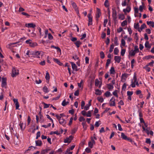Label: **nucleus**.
Returning <instances> with one entry per match:
<instances>
[{
  "instance_id": "1",
  "label": "nucleus",
  "mask_w": 154,
  "mask_h": 154,
  "mask_svg": "<svg viewBox=\"0 0 154 154\" xmlns=\"http://www.w3.org/2000/svg\"><path fill=\"white\" fill-rule=\"evenodd\" d=\"M19 70L14 67H13L12 69V73L11 76L12 77H16L19 74Z\"/></svg>"
},
{
  "instance_id": "2",
  "label": "nucleus",
  "mask_w": 154,
  "mask_h": 154,
  "mask_svg": "<svg viewBox=\"0 0 154 154\" xmlns=\"http://www.w3.org/2000/svg\"><path fill=\"white\" fill-rule=\"evenodd\" d=\"M40 54V52L38 51H32V52H30V55H32L34 57L39 58Z\"/></svg>"
},
{
  "instance_id": "3",
  "label": "nucleus",
  "mask_w": 154,
  "mask_h": 154,
  "mask_svg": "<svg viewBox=\"0 0 154 154\" xmlns=\"http://www.w3.org/2000/svg\"><path fill=\"white\" fill-rule=\"evenodd\" d=\"M6 79V78L3 77L2 79V87L6 88L7 85Z\"/></svg>"
},
{
  "instance_id": "4",
  "label": "nucleus",
  "mask_w": 154,
  "mask_h": 154,
  "mask_svg": "<svg viewBox=\"0 0 154 154\" xmlns=\"http://www.w3.org/2000/svg\"><path fill=\"white\" fill-rule=\"evenodd\" d=\"M112 17L113 18V19L114 20H116L117 18V12L116 10L114 9H112Z\"/></svg>"
},
{
  "instance_id": "5",
  "label": "nucleus",
  "mask_w": 154,
  "mask_h": 154,
  "mask_svg": "<svg viewBox=\"0 0 154 154\" xmlns=\"http://www.w3.org/2000/svg\"><path fill=\"white\" fill-rule=\"evenodd\" d=\"M111 102L109 103V105L110 106H115L116 105L115 103V99L114 97H112L111 100H110Z\"/></svg>"
},
{
  "instance_id": "6",
  "label": "nucleus",
  "mask_w": 154,
  "mask_h": 154,
  "mask_svg": "<svg viewBox=\"0 0 154 154\" xmlns=\"http://www.w3.org/2000/svg\"><path fill=\"white\" fill-rule=\"evenodd\" d=\"M13 101L15 104L16 109H19V104L18 101V100L17 99H13Z\"/></svg>"
},
{
  "instance_id": "7",
  "label": "nucleus",
  "mask_w": 154,
  "mask_h": 154,
  "mask_svg": "<svg viewBox=\"0 0 154 154\" xmlns=\"http://www.w3.org/2000/svg\"><path fill=\"white\" fill-rule=\"evenodd\" d=\"M131 10V8L129 5H127V8L126 9H124L123 10V11L125 13L127 12L129 13V12Z\"/></svg>"
},
{
  "instance_id": "8",
  "label": "nucleus",
  "mask_w": 154,
  "mask_h": 154,
  "mask_svg": "<svg viewBox=\"0 0 154 154\" xmlns=\"http://www.w3.org/2000/svg\"><path fill=\"white\" fill-rule=\"evenodd\" d=\"M45 78L46 80V82L48 83H49L50 79V76L49 74L48 71H46Z\"/></svg>"
},
{
  "instance_id": "9",
  "label": "nucleus",
  "mask_w": 154,
  "mask_h": 154,
  "mask_svg": "<svg viewBox=\"0 0 154 154\" xmlns=\"http://www.w3.org/2000/svg\"><path fill=\"white\" fill-rule=\"evenodd\" d=\"M71 64L72 69L76 71H78V70L77 69V66L75 64L72 62H71Z\"/></svg>"
},
{
  "instance_id": "10",
  "label": "nucleus",
  "mask_w": 154,
  "mask_h": 154,
  "mask_svg": "<svg viewBox=\"0 0 154 154\" xmlns=\"http://www.w3.org/2000/svg\"><path fill=\"white\" fill-rule=\"evenodd\" d=\"M25 26L26 27H32L33 28L35 27L36 26L33 23H26L25 24Z\"/></svg>"
},
{
  "instance_id": "11",
  "label": "nucleus",
  "mask_w": 154,
  "mask_h": 154,
  "mask_svg": "<svg viewBox=\"0 0 154 154\" xmlns=\"http://www.w3.org/2000/svg\"><path fill=\"white\" fill-rule=\"evenodd\" d=\"M59 123L63 125H64L66 123V121L64 119H63L61 118L59 121Z\"/></svg>"
},
{
  "instance_id": "12",
  "label": "nucleus",
  "mask_w": 154,
  "mask_h": 154,
  "mask_svg": "<svg viewBox=\"0 0 154 154\" xmlns=\"http://www.w3.org/2000/svg\"><path fill=\"white\" fill-rule=\"evenodd\" d=\"M121 60V57L120 56H115L114 57V60L116 62H117L118 63H119Z\"/></svg>"
},
{
  "instance_id": "13",
  "label": "nucleus",
  "mask_w": 154,
  "mask_h": 154,
  "mask_svg": "<svg viewBox=\"0 0 154 154\" xmlns=\"http://www.w3.org/2000/svg\"><path fill=\"white\" fill-rule=\"evenodd\" d=\"M35 142L36 146H41L42 144V141L40 140H36Z\"/></svg>"
},
{
  "instance_id": "14",
  "label": "nucleus",
  "mask_w": 154,
  "mask_h": 154,
  "mask_svg": "<svg viewBox=\"0 0 154 154\" xmlns=\"http://www.w3.org/2000/svg\"><path fill=\"white\" fill-rule=\"evenodd\" d=\"M53 60L54 61L56 62L57 64L60 66H61L63 65V63L61 62L58 59L53 58Z\"/></svg>"
},
{
  "instance_id": "15",
  "label": "nucleus",
  "mask_w": 154,
  "mask_h": 154,
  "mask_svg": "<svg viewBox=\"0 0 154 154\" xmlns=\"http://www.w3.org/2000/svg\"><path fill=\"white\" fill-rule=\"evenodd\" d=\"M128 75L127 73H125L124 74H123L122 75V78L123 79L126 80V79L128 77Z\"/></svg>"
},
{
  "instance_id": "16",
  "label": "nucleus",
  "mask_w": 154,
  "mask_h": 154,
  "mask_svg": "<svg viewBox=\"0 0 154 154\" xmlns=\"http://www.w3.org/2000/svg\"><path fill=\"white\" fill-rule=\"evenodd\" d=\"M19 125L21 130L22 131L24 130L25 128L26 125H24L23 123H21V122Z\"/></svg>"
},
{
  "instance_id": "17",
  "label": "nucleus",
  "mask_w": 154,
  "mask_h": 154,
  "mask_svg": "<svg viewBox=\"0 0 154 154\" xmlns=\"http://www.w3.org/2000/svg\"><path fill=\"white\" fill-rule=\"evenodd\" d=\"M74 44L78 48L79 47L80 45L82 44V43L79 40L75 42Z\"/></svg>"
},
{
  "instance_id": "18",
  "label": "nucleus",
  "mask_w": 154,
  "mask_h": 154,
  "mask_svg": "<svg viewBox=\"0 0 154 154\" xmlns=\"http://www.w3.org/2000/svg\"><path fill=\"white\" fill-rule=\"evenodd\" d=\"M147 24L152 26L153 28L154 26V23L153 21H147L146 22Z\"/></svg>"
},
{
  "instance_id": "19",
  "label": "nucleus",
  "mask_w": 154,
  "mask_h": 154,
  "mask_svg": "<svg viewBox=\"0 0 154 154\" xmlns=\"http://www.w3.org/2000/svg\"><path fill=\"white\" fill-rule=\"evenodd\" d=\"M51 48H54L57 50V51L61 53V50L60 48L57 46H55L53 45H52L51 46Z\"/></svg>"
},
{
  "instance_id": "20",
  "label": "nucleus",
  "mask_w": 154,
  "mask_h": 154,
  "mask_svg": "<svg viewBox=\"0 0 154 154\" xmlns=\"http://www.w3.org/2000/svg\"><path fill=\"white\" fill-rule=\"evenodd\" d=\"M110 73L111 74H114L115 73V68L113 67H112L110 70Z\"/></svg>"
},
{
  "instance_id": "21",
  "label": "nucleus",
  "mask_w": 154,
  "mask_h": 154,
  "mask_svg": "<svg viewBox=\"0 0 154 154\" xmlns=\"http://www.w3.org/2000/svg\"><path fill=\"white\" fill-rule=\"evenodd\" d=\"M136 54V52L133 50H131V51L129 52V54L131 56H134Z\"/></svg>"
},
{
  "instance_id": "22",
  "label": "nucleus",
  "mask_w": 154,
  "mask_h": 154,
  "mask_svg": "<svg viewBox=\"0 0 154 154\" xmlns=\"http://www.w3.org/2000/svg\"><path fill=\"white\" fill-rule=\"evenodd\" d=\"M50 150V149H45L42 150L41 152V154H45L47 153L48 151Z\"/></svg>"
},
{
  "instance_id": "23",
  "label": "nucleus",
  "mask_w": 154,
  "mask_h": 154,
  "mask_svg": "<svg viewBox=\"0 0 154 154\" xmlns=\"http://www.w3.org/2000/svg\"><path fill=\"white\" fill-rule=\"evenodd\" d=\"M37 44L36 42H31L29 45V46L32 47H34L35 46H37Z\"/></svg>"
},
{
  "instance_id": "24",
  "label": "nucleus",
  "mask_w": 154,
  "mask_h": 154,
  "mask_svg": "<svg viewBox=\"0 0 154 154\" xmlns=\"http://www.w3.org/2000/svg\"><path fill=\"white\" fill-rule=\"evenodd\" d=\"M102 94L101 91L98 89H97L95 90V94L97 95H100Z\"/></svg>"
},
{
  "instance_id": "25",
  "label": "nucleus",
  "mask_w": 154,
  "mask_h": 154,
  "mask_svg": "<svg viewBox=\"0 0 154 154\" xmlns=\"http://www.w3.org/2000/svg\"><path fill=\"white\" fill-rule=\"evenodd\" d=\"M134 13H135L134 16L135 17H137L138 16L136 14H137L138 13V8L137 7H135L134 8Z\"/></svg>"
},
{
  "instance_id": "26",
  "label": "nucleus",
  "mask_w": 154,
  "mask_h": 154,
  "mask_svg": "<svg viewBox=\"0 0 154 154\" xmlns=\"http://www.w3.org/2000/svg\"><path fill=\"white\" fill-rule=\"evenodd\" d=\"M107 85L108 88L109 90L112 89L114 88L113 85L110 83L107 84Z\"/></svg>"
},
{
  "instance_id": "27",
  "label": "nucleus",
  "mask_w": 154,
  "mask_h": 154,
  "mask_svg": "<svg viewBox=\"0 0 154 154\" xmlns=\"http://www.w3.org/2000/svg\"><path fill=\"white\" fill-rule=\"evenodd\" d=\"M104 5L105 7L106 8L108 7L109 6V1L108 0H106L104 3Z\"/></svg>"
},
{
  "instance_id": "28",
  "label": "nucleus",
  "mask_w": 154,
  "mask_h": 154,
  "mask_svg": "<svg viewBox=\"0 0 154 154\" xmlns=\"http://www.w3.org/2000/svg\"><path fill=\"white\" fill-rule=\"evenodd\" d=\"M142 128L144 131H146V133L148 135L149 134V131L148 129V128H146V127H145L144 126H142Z\"/></svg>"
},
{
  "instance_id": "29",
  "label": "nucleus",
  "mask_w": 154,
  "mask_h": 154,
  "mask_svg": "<svg viewBox=\"0 0 154 154\" xmlns=\"http://www.w3.org/2000/svg\"><path fill=\"white\" fill-rule=\"evenodd\" d=\"M111 63V60L110 59H108L106 60V67L107 68L109 66V64Z\"/></svg>"
},
{
  "instance_id": "30",
  "label": "nucleus",
  "mask_w": 154,
  "mask_h": 154,
  "mask_svg": "<svg viewBox=\"0 0 154 154\" xmlns=\"http://www.w3.org/2000/svg\"><path fill=\"white\" fill-rule=\"evenodd\" d=\"M145 46L146 48H151V46L149 45V42L148 41H146L145 44Z\"/></svg>"
},
{
  "instance_id": "31",
  "label": "nucleus",
  "mask_w": 154,
  "mask_h": 154,
  "mask_svg": "<svg viewBox=\"0 0 154 154\" xmlns=\"http://www.w3.org/2000/svg\"><path fill=\"white\" fill-rule=\"evenodd\" d=\"M71 5L72 7L75 9V10L76 8H78L77 7V6L76 3L74 2H72L71 4Z\"/></svg>"
},
{
  "instance_id": "32",
  "label": "nucleus",
  "mask_w": 154,
  "mask_h": 154,
  "mask_svg": "<svg viewBox=\"0 0 154 154\" xmlns=\"http://www.w3.org/2000/svg\"><path fill=\"white\" fill-rule=\"evenodd\" d=\"M121 138L124 140H126V139H127V137L123 133H121Z\"/></svg>"
},
{
  "instance_id": "33",
  "label": "nucleus",
  "mask_w": 154,
  "mask_h": 154,
  "mask_svg": "<svg viewBox=\"0 0 154 154\" xmlns=\"http://www.w3.org/2000/svg\"><path fill=\"white\" fill-rule=\"evenodd\" d=\"M42 103L44 105V109L48 108L49 107V106L51 105L50 104H47L44 103V102H42Z\"/></svg>"
},
{
  "instance_id": "34",
  "label": "nucleus",
  "mask_w": 154,
  "mask_h": 154,
  "mask_svg": "<svg viewBox=\"0 0 154 154\" xmlns=\"http://www.w3.org/2000/svg\"><path fill=\"white\" fill-rule=\"evenodd\" d=\"M138 112L139 114V116L140 117H143V114L142 112L141 109H139L138 111Z\"/></svg>"
},
{
  "instance_id": "35",
  "label": "nucleus",
  "mask_w": 154,
  "mask_h": 154,
  "mask_svg": "<svg viewBox=\"0 0 154 154\" xmlns=\"http://www.w3.org/2000/svg\"><path fill=\"white\" fill-rule=\"evenodd\" d=\"M119 50L117 48H115L114 53L115 54L117 55L119 53Z\"/></svg>"
},
{
  "instance_id": "36",
  "label": "nucleus",
  "mask_w": 154,
  "mask_h": 154,
  "mask_svg": "<svg viewBox=\"0 0 154 154\" xmlns=\"http://www.w3.org/2000/svg\"><path fill=\"white\" fill-rule=\"evenodd\" d=\"M125 42L124 39H122L121 40V47L122 48V46H125Z\"/></svg>"
},
{
  "instance_id": "37",
  "label": "nucleus",
  "mask_w": 154,
  "mask_h": 154,
  "mask_svg": "<svg viewBox=\"0 0 154 154\" xmlns=\"http://www.w3.org/2000/svg\"><path fill=\"white\" fill-rule=\"evenodd\" d=\"M114 45L113 44H112L110 45V47L109 51V52L110 53H111L112 51L114 49Z\"/></svg>"
},
{
  "instance_id": "38",
  "label": "nucleus",
  "mask_w": 154,
  "mask_h": 154,
  "mask_svg": "<svg viewBox=\"0 0 154 154\" xmlns=\"http://www.w3.org/2000/svg\"><path fill=\"white\" fill-rule=\"evenodd\" d=\"M43 91L45 93H48V88L46 86H45L43 87Z\"/></svg>"
},
{
  "instance_id": "39",
  "label": "nucleus",
  "mask_w": 154,
  "mask_h": 154,
  "mask_svg": "<svg viewBox=\"0 0 154 154\" xmlns=\"http://www.w3.org/2000/svg\"><path fill=\"white\" fill-rule=\"evenodd\" d=\"M118 38L116 36L114 38V42L115 44L116 45H119V43H118Z\"/></svg>"
},
{
  "instance_id": "40",
  "label": "nucleus",
  "mask_w": 154,
  "mask_h": 154,
  "mask_svg": "<svg viewBox=\"0 0 154 154\" xmlns=\"http://www.w3.org/2000/svg\"><path fill=\"white\" fill-rule=\"evenodd\" d=\"M127 22L126 20H124L122 23H121V25L122 26H124L125 25H127Z\"/></svg>"
},
{
  "instance_id": "41",
  "label": "nucleus",
  "mask_w": 154,
  "mask_h": 154,
  "mask_svg": "<svg viewBox=\"0 0 154 154\" xmlns=\"http://www.w3.org/2000/svg\"><path fill=\"white\" fill-rule=\"evenodd\" d=\"M125 51H126V50L125 49H122L121 52V55L122 56H124V54L125 52Z\"/></svg>"
},
{
  "instance_id": "42",
  "label": "nucleus",
  "mask_w": 154,
  "mask_h": 154,
  "mask_svg": "<svg viewBox=\"0 0 154 154\" xmlns=\"http://www.w3.org/2000/svg\"><path fill=\"white\" fill-rule=\"evenodd\" d=\"M50 134H56L57 135H59L60 134V133L58 132L57 131H51L50 133Z\"/></svg>"
},
{
  "instance_id": "43",
  "label": "nucleus",
  "mask_w": 154,
  "mask_h": 154,
  "mask_svg": "<svg viewBox=\"0 0 154 154\" xmlns=\"http://www.w3.org/2000/svg\"><path fill=\"white\" fill-rule=\"evenodd\" d=\"M145 58L147 60L149 59L150 58H154V56L149 55L145 57Z\"/></svg>"
},
{
  "instance_id": "44",
  "label": "nucleus",
  "mask_w": 154,
  "mask_h": 154,
  "mask_svg": "<svg viewBox=\"0 0 154 154\" xmlns=\"http://www.w3.org/2000/svg\"><path fill=\"white\" fill-rule=\"evenodd\" d=\"M100 58L102 59H103L104 58L105 55L104 52L103 51L100 52Z\"/></svg>"
},
{
  "instance_id": "45",
  "label": "nucleus",
  "mask_w": 154,
  "mask_h": 154,
  "mask_svg": "<svg viewBox=\"0 0 154 154\" xmlns=\"http://www.w3.org/2000/svg\"><path fill=\"white\" fill-rule=\"evenodd\" d=\"M100 82L97 79H96L95 80V86H97L99 85Z\"/></svg>"
},
{
  "instance_id": "46",
  "label": "nucleus",
  "mask_w": 154,
  "mask_h": 154,
  "mask_svg": "<svg viewBox=\"0 0 154 154\" xmlns=\"http://www.w3.org/2000/svg\"><path fill=\"white\" fill-rule=\"evenodd\" d=\"M77 128H74L72 130L71 134H74L77 131Z\"/></svg>"
},
{
  "instance_id": "47",
  "label": "nucleus",
  "mask_w": 154,
  "mask_h": 154,
  "mask_svg": "<svg viewBox=\"0 0 154 154\" xmlns=\"http://www.w3.org/2000/svg\"><path fill=\"white\" fill-rule=\"evenodd\" d=\"M119 18L121 19V20H123L125 18V16L123 14H121L119 15Z\"/></svg>"
},
{
  "instance_id": "48",
  "label": "nucleus",
  "mask_w": 154,
  "mask_h": 154,
  "mask_svg": "<svg viewBox=\"0 0 154 154\" xmlns=\"http://www.w3.org/2000/svg\"><path fill=\"white\" fill-rule=\"evenodd\" d=\"M110 93L109 91H106L104 94V95L107 97H109L110 95Z\"/></svg>"
},
{
  "instance_id": "49",
  "label": "nucleus",
  "mask_w": 154,
  "mask_h": 154,
  "mask_svg": "<svg viewBox=\"0 0 154 154\" xmlns=\"http://www.w3.org/2000/svg\"><path fill=\"white\" fill-rule=\"evenodd\" d=\"M146 27V24L144 23H143L142 25L140 27V28L141 30H143V29Z\"/></svg>"
},
{
  "instance_id": "50",
  "label": "nucleus",
  "mask_w": 154,
  "mask_h": 154,
  "mask_svg": "<svg viewBox=\"0 0 154 154\" xmlns=\"http://www.w3.org/2000/svg\"><path fill=\"white\" fill-rule=\"evenodd\" d=\"M139 25L138 23H134V27L135 29H137L138 28H139Z\"/></svg>"
},
{
  "instance_id": "51",
  "label": "nucleus",
  "mask_w": 154,
  "mask_h": 154,
  "mask_svg": "<svg viewBox=\"0 0 154 154\" xmlns=\"http://www.w3.org/2000/svg\"><path fill=\"white\" fill-rule=\"evenodd\" d=\"M133 79L134 80V82L135 83L136 82L137 80L136 74L135 73H134V74Z\"/></svg>"
},
{
  "instance_id": "52",
  "label": "nucleus",
  "mask_w": 154,
  "mask_h": 154,
  "mask_svg": "<svg viewBox=\"0 0 154 154\" xmlns=\"http://www.w3.org/2000/svg\"><path fill=\"white\" fill-rule=\"evenodd\" d=\"M73 137L72 136H70L69 137H67V138L69 140V143H70L72 139H73Z\"/></svg>"
},
{
  "instance_id": "53",
  "label": "nucleus",
  "mask_w": 154,
  "mask_h": 154,
  "mask_svg": "<svg viewBox=\"0 0 154 154\" xmlns=\"http://www.w3.org/2000/svg\"><path fill=\"white\" fill-rule=\"evenodd\" d=\"M122 5L123 6H124L126 5H128V4H127L126 0H124V2H122Z\"/></svg>"
},
{
  "instance_id": "54",
  "label": "nucleus",
  "mask_w": 154,
  "mask_h": 154,
  "mask_svg": "<svg viewBox=\"0 0 154 154\" xmlns=\"http://www.w3.org/2000/svg\"><path fill=\"white\" fill-rule=\"evenodd\" d=\"M148 65H146V66L144 67L143 68L145 69L148 72H149L150 70V68L148 67Z\"/></svg>"
},
{
  "instance_id": "55",
  "label": "nucleus",
  "mask_w": 154,
  "mask_h": 154,
  "mask_svg": "<svg viewBox=\"0 0 154 154\" xmlns=\"http://www.w3.org/2000/svg\"><path fill=\"white\" fill-rule=\"evenodd\" d=\"M133 92L132 91H128L127 92V95L128 96H131L133 94Z\"/></svg>"
},
{
  "instance_id": "56",
  "label": "nucleus",
  "mask_w": 154,
  "mask_h": 154,
  "mask_svg": "<svg viewBox=\"0 0 154 154\" xmlns=\"http://www.w3.org/2000/svg\"><path fill=\"white\" fill-rule=\"evenodd\" d=\"M90 106V105H88L87 104L85 106L84 109L86 110H88L89 108V107Z\"/></svg>"
},
{
  "instance_id": "57",
  "label": "nucleus",
  "mask_w": 154,
  "mask_h": 154,
  "mask_svg": "<svg viewBox=\"0 0 154 154\" xmlns=\"http://www.w3.org/2000/svg\"><path fill=\"white\" fill-rule=\"evenodd\" d=\"M146 143L150 145L151 143L150 139L149 138L146 139Z\"/></svg>"
},
{
  "instance_id": "58",
  "label": "nucleus",
  "mask_w": 154,
  "mask_h": 154,
  "mask_svg": "<svg viewBox=\"0 0 154 154\" xmlns=\"http://www.w3.org/2000/svg\"><path fill=\"white\" fill-rule=\"evenodd\" d=\"M97 99L101 103H102L103 101V99L102 97H98L97 98Z\"/></svg>"
},
{
  "instance_id": "59",
  "label": "nucleus",
  "mask_w": 154,
  "mask_h": 154,
  "mask_svg": "<svg viewBox=\"0 0 154 154\" xmlns=\"http://www.w3.org/2000/svg\"><path fill=\"white\" fill-rule=\"evenodd\" d=\"M53 37L50 33L48 34V38L50 40H52L53 39Z\"/></svg>"
},
{
  "instance_id": "60",
  "label": "nucleus",
  "mask_w": 154,
  "mask_h": 154,
  "mask_svg": "<svg viewBox=\"0 0 154 154\" xmlns=\"http://www.w3.org/2000/svg\"><path fill=\"white\" fill-rule=\"evenodd\" d=\"M134 51L135 52H139V49L137 46H135L134 47Z\"/></svg>"
},
{
  "instance_id": "61",
  "label": "nucleus",
  "mask_w": 154,
  "mask_h": 154,
  "mask_svg": "<svg viewBox=\"0 0 154 154\" xmlns=\"http://www.w3.org/2000/svg\"><path fill=\"white\" fill-rule=\"evenodd\" d=\"M93 143H91V141L89 142L88 143V145L90 148H93Z\"/></svg>"
},
{
  "instance_id": "62",
  "label": "nucleus",
  "mask_w": 154,
  "mask_h": 154,
  "mask_svg": "<svg viewBox=\"0 0 154 154\" xmlns=\"http://www.w3.org/2000/svg\"><path fill=\"white\" fill-rule=\"evenodd\" d=\"M101 13H97L96 15V17L97 19V20H98V18L100 17V16L101 15Z\"/></svg>"
},
{
  "instance_id": "63",
  "label": "nucleus",
  "mask_w": 154,
  "mask_h": 154,
  "mask_svg": "<svg viewBox=\"0 0 154 154\" xmlns=\"http://www.w3.org/2000/svg\"><path fill=\"white\" fill-rule=\"evenodd\" d=\"M106 36V34L104 32H103L101 34V38L103 39H104L105 38Z\"/></svg>"
},
{
  "instance_id": "64",
  "label": "nucleus",
  "mask_w": 154,
  "mask_h": 154,
  "mask_svg": "<svg viewBox=\"0 0 154 154\" xmlns=\"http://www.w3.org/2000/svg\"><path fill=\"white\" fill-rule=\"evenodd\" d=\"M117 90H116L112 93V94H113L114 96H115L117 97H118V95L117 94Z\"/></svg>"
}]
</instances>
